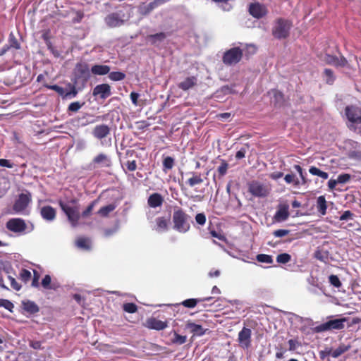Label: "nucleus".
Here are the masks:
<instances>
[{
  "mask_svg": "<svg viewBox=\"0 0 361 361\" xmlns=\"http://www.w3.org/2000/svg\"><path fill=\"white\" fill-rule=\"evenodd\" d=\"M173 228L180 233H185L190 229L191 217L183 209L175 207L172 215Z\"/></svg>",
  "mask_w": 361,
  "mask_h": 361,
  "instance_id": "1",
  "label": "nucleus"
},
{
  "mask_svg": "<svg viewBox=\"0 0 361 361\" xmlns=\"http://www.w3.org/2000/svg\"><path fill=\"white\" fill-rule=\"evenodd\" d=\"M59 205L62 211L66 214L69 222L73 227H76L80 218V207L75 199L67 202L60 200Z\"/></svg>",
  "mask_w": 361,
  "mask_h": 361,
  "instance_id": "2",
  "label": "nucleus"
},
{
  "mask_svg": "<svg viewBox=\"0 0 361 361\" xmlns=\"http://www.w3.org/2000/svg\"><path fill=\"white\" fill-rule=\"evenodd\" d=\"M31 202L32 195L30 192L25 191L20 193L13 205L11 214L27 215L29 214L28 207Z\"/></svg>",
  "mask_w": 361,
  "mask_h": 361,
  "instance_id": "3",
  "label": "nucleus"
},
{
  "mask_svg": "<svg viewBox=\"0 0 361 361\" xmlns=\"http://www.w3.org/2000/svg\"><path fill=\"white\" fill-rule=\"evenodd\" d=\"M247 186L249 192L255 197H266L271 191V187L269 183L259 180H252L248 183Z\"/></svg>",
  "mask_w": 361,
  "mask_h": 361,
  "instance_id": "4",
  "label": "nucleus"
},
{
  "mask_svg": "<svg viewBox=\"0 0 361 361\" xmlns=\"http://www.w3.org/2000/svg\"><path fill=\"white\" fill-rule=\"evenodd\" d=\"M90 72L87 64L78 63L74 70V85L84 87L90 78Z\"/></svg>",
  "mask_w": 361,
  "mask_h": 361,
  "instance_id": "5",
  "label": "nucleus"
},
{
  "mask_svg": "<svg viewBox=\"0 0 361 361\" xmlns=\"http://www.w3.org/2000/svg\"><path fill=\"white\" fill-rule=\"evenodd\" d=\"M292 23L283 18L278 19L272 28V35L276 39H285L288 37Z\"/></svg>",
  "mask_w": 361,
  "mask_h": 361,
  "instance_id": "6",
  "label": "nucleus"
},
{
  "mask_svg": "<svg viewBox=\"0 0 361 361\" xmlns=\"http://www.w3.org/2000/svg\"><path fill=\"white\" fill-rule=\"evenodd\" d=\"M128 20V18L124 11L118 10L106 15L104 18V23L109 27L114 28L122 26Z\"/></svg>",
  "mask_w": 361,
  "mask_h": 361,
  "instance_id": "7",
  "label": "nucleus"
},
{
  "mask_svg": "<svg viewBox=\"0 0 361 361\" xmlns=\"http://www.w3.org/2000/svg\"><path fill=\"white\" fill-rule=\"evenodd\" d=\"M242 56V50L239 47H233L224 53L223 62L228 66L235 65L240 61Z\"/></svg>",
  "mask_w": 361,
  "mask_h": 361,
  "instance_id": "8",
  "label": "nucleus"
},
{
  "mask_svg": "<svg viewBox=\"0 0 361 361\" xmlns=\"http://www.w3.org/2000/svg\"><path fill=\"white\" fill-rule=\"evenodd\" d=\"M345 114L348 119L347 126H348L361 118V107L355 105L347 106L345 109Z\"/></svg>",
  "mask_w": 361,
  "mask_h": 361,
  "instance_id": "9",
  "label": "nucleus"
},
{
  "mask_svg": "<svg viewBox=\"0 0 361 361\" xmlns=\"http://www.w3.org/2000/svg\"><path fill=\"white\" fill-rule=\"evenodd\" d=\"M25 221L20 218H13L6 223V228L14 233H23L26 229Z\"/></svg>",
  "mask_w": 361,
  "mask_h": 361,
  "instance_id": "10",
  "label": "nucleus"
},
{
  "mask_svg": "<svg viewBox=\"0 0 361 361\" xmlns=\"http://www.w3.org/2000/svg\"><path fill=\"white\" fill-rule=\"evenodd\" d=\"M345 322V319L330 320L317 326V329L319 331H325L331 329H342L344 328Z\"/></svg>",
  "mask_w": 361,
  "mask_h": 361,
  "instance_id": "11",
  "label": "nucleus"
},
{
  "mask_svg": "<svg viewBox=\"0 0 361 361\" xmlns=\"http://www.w3.org/2000/svg\"><path fill=\"white\" fill-rule=\"evenodd\" d=\"M251 329L243 327L238 333V341L240 347L247 349L251 345Z\"/></svg>",
  "mask_w": 361,
  "mask_h": 361,
  "instance_id": "12",
  "label": "nucleus"
},
{
  "mask_svg": "<svg viewBox=\"0 0 361 361\" xmlns=\"http://www.w3.org/2000/svg\"><path fill=\"white\" fill-rule=\"evenodd\" d=\"M111 94V89L109 84L103 83L96 85L92 91L94 97H99L102 99H106Z\"/></svg>",
  "mask_w": 361,
  "mask_h": 361,
  "instance_id": "13",
  "label": "nucleus"
},
{
  "mask_svg": "<svg viewBox=\"0 0 361 361\" xmlns=\"http://www.w3.org/2000/svg\"><path fill=\"white\" fill-rule=\"evenodd\" d=\"M145 326L149 329L161 331L165 329L168 326V323L166 321H161L157 318L151 317L146 320Z\"/></svg>",
  "mask_w": 361,
  "mask_h": 361,
  "instance_id": "14",
  "label": "nucleus"
},
{
  "mask_svg": "<svg viewBox=\"0 0 361 361\" xmlns=\"http://www.w3.org/2000/svg\"><path fill=\"white\" fill-rule=\"evenodd\" d=\"M289 206L288 204H279L276 212L274 219L276 222H283L288 219L289 216Z\"/></svg>",
  "mask_w": 361,
  "mask_h": 361,
  "instance_id": "15",
  "label": "nucleus"
},
{
  "mask_svg": "<svg viewBox=\"0 0 361 361\" xmlns=\"http://www.w3.org/2000/svg\"><path fill=\"white\" fill-rule=\"evenodd\" d=\"M109 133L110 128L105 124L97 125L92 130L93 136L100 140L105 138Z\"/></svg>",
  "mask_w": 361,
  "mask_h": 361,
  "instance_id": "16",
  "label": "nucleus"
},
{
  "mask_svg": "<svg viewBox=\"0 0 361 361\" xmlns=\"http://www.w3.org/2000/svg\"><path fill=\"white\" fill-rule=\"evenodd\" d=\"M324 61L326 63L335 66L336 67H344L348 64L346 59L343 56H334L329 54H326Z\"/></svg>",
  "mask_w": 361,
  "mask_h": 361,
  "instance_id": "17",
  "label": "nucleus"
},
{
  "mask_svg": "<svg viewBox=\"0 0 361 361\" xmlns=\"http://www.w3.org/2000/svg\"><path fill=\"white\" fill-rule=\"evenodd\" d=\"M249 12L253 17L260 18L266 14L267 10L264 6L259 3H255L250 5Z\"/></svg>",
  "mask_w": 361,
  "mask_h": 361,
  "instance_id": "18",
  "label": "nucleus"
},
{
  "mask_svg": "<svg viewBox=\"0 0 361 361\" xmlns=\"http://www.w3.org/2000/svg\"><path fill=\"white\" fill-rule=\"evenodd\" d=\"M40 214L43 219L51 222L56 219V212L54 208L47 205L40 208Z\"/></svg>",
  "mask_w": 361,
  "mask_h": 361,
  "instance_id": "19",
  "label": "nucleus"
},
{
  "mask_svg": "<svg viewBox=\"0 0 361 361\" xmlns=\"http://www.w3.org/2000/svg\"><path fill=\"white\" fill-rule=\"evenodd\" d=\"M92 162L99 167H110L112 164L111 158L104 153L97 154L93 159Z\"/></svg>",
  "mask_w": 361,
  "mask_h": 361,
  "instance_id": "20",
  "label": "nucleus"
},
{
  "mask_svg": "<svg viewBox=\"0 0 361 361\" xmlns=\"http://www.w3.org/2000/svg\"><path fill=\"white\" fill-rule=\"evenodd\" d=\"M41 284L44 289L56 290L60 288V283L54 279H51V277L47 274L44 276L42 280Z\"/></svg>",
  "mask_w": 361,
  "mask_h": 361,
  "instance_id": "21",
  "label": "nucleus"
},
{
  "mask_svg": "<svg viewBox=\"0 0 361 361\" xmlns=\"http://www.w3.org/2000/svg\"><path fill=\"white\" fill-rule=\"evenodd\" d=\"M197 83V78L195 76H189L178 84V88L183 91L189 90L194 87Z\"/></svg>",
  "mask_w": 361,
  "mask_h": 361,
  "instance_id": "22",
  "label": "nucleus"
},
{
  "mask_svg": "<svg viewBox=\"0 0 361 361\" xmlns=\"http://www.w3.org/2000/svg\"><path fill=\"white\" fill-rule=\"evenodd\" d=\"M111 68L107 65L95 64L91 68V73L94 75H104L109 73Z\"/></svg>",
  "mask_w": 361,
  "mask_h": 361,
  "instance_id": "23",
  "label": "nucleus"
},
{
  "mask_svg": "<svg viewBox=\"0 0 361 361\" xmlns=\"http://www.w3.org/2000/svg\"><path fill=\"white\" fill-rule=\"evenodd\" d=\"M212 299V297H207V298H198V299L190 298V299L185 300H183L180 303H177V304H176V305H182L184 307H188V308H193V307H195L197 305V304L198 302H202V301H209Z\"/></svg>",
  "mask_w": 361,
  "mask_h": 361,
  "instance_id": "24",
  "label": "nucleus"
},
{
  "mask_svg": "<svg viewBox=\"0 0 361 361\" xmlns=\"http://www.w3.org/2000/svg\"><path fill=\"white\" fill-rule=\"evenodd\" d=\"M164 202L162 196L159 193H153L147 200V204L150 207L156 208L161 206Z\"/></svg>",
  "mask_w": 361,
  "mask_h": 361,
  "instance_id": "25",
  "label": "nucleus"
},
{
  "mask_svg": "<svg viewBox=\"0 0 361 361\" xmlns=\"http://www.w3.org/2000/svg\"><path fill=\"white\" fill-rule=\"evenodd\" d=\"M156 225L154 229L158 233L168 231V220L165 217H158L155 220Z\"/></svg>",
  "mask_w": 361,
  "mask_h": 361,
  "instance_id": "26",
  "label": "nucleus"
},
{
  "mask_svg": "<svg viewBox=\"0 0 361 361\" xmlns=\"http://www.w3.org/2000/svg\"><path fill=\"white\" fill-rule=\"evenodd\" d=\"M22 306L23 310L30 314H35L39 310V307L35 302L28 300H23Z\"/></svg>",
  "mask_w": 361,
  "mask_h": 361,
  "instance_id": "27",
  "label": "nucleus"
},
{
  "mask_svg": "<svg viewBox=\"0 0 361 361\" xmlns=\"http://www.w3.org/2000/svg\"><path fill=\"white\" fill-rule=\"evenodd\" d=\"M317 209L321 216H324L326 214L327 203L324 196L321 195L317 197Z\"/></svg>",
  "mask_w": 361,
  "mask_h": 361,
  "instance_id": "28",
  "label": "nucleus"
},
{
  "mask_svg": "<svg viewBox=\"0 0 361 361\" xmlns=\"http://www.w3.org/2000/svg\"><path fill=\"white\" fill-rule=\"evenodd\" d=\"M166 38V34L159 32L147 37V41L152 45L159 46Z\"/></svg>",
  "mask_w": 361,
  "mask_h": 361,
  "instance_id": "29",
  "label": "nucleus"
},
{
  "mask_svg": "<svg viewBox=\"0 0 361 361\" xmlns=\"http://www.w3.org/2000/svg\"><path fill=\"white\" fill-rule=\"evenodd\" d=\"M309 173L315 176L319 177L322 180H327L329 178V173L322 171L320 169L311 166L309 169Z\"/></svg>",
  "mask_w": 361,
  "mask_h": 361,
  "instance_id": "30",
  "label": "nucleus"
},
{
  "mask_svg": "<svg viewBox=\"0 0 361 361\" xmlns=\"http://www.w3.org/2000/svg\"><path fill=\"white\" fill-rule=\"evenodd\" d=\"M349 350V346H346L345 345H341L336 349L332 350L331 349L328 350L327 354L331 355V356L334 358H337L341 356L342 354L345 353Z\"/></svg>",
  "mask_w": 361,
  "mask_h": 361,
  "instance_id": "31",
  "label": "nucleus"
},
{
  "mask_svg": "<svg viewBox=\"0 0 361 361\" xmlns=\"http://www.w3.org/2000/svg\"><path fill=\"white\" fill-rule=\"evenodd\" d=\"M187 326L190 330V331L193 333L194 335L200 336L204 335L205 333V330L200 324L188 323Z\"/></svg>",
  "mask_w": 361,
  "mask_h": 361,
  "instance_id": "32",
  "label": "nucleus"
},
{
  "mask_svg": "<svg viewBox=\"0 0 361 361\" xmlns=\"http://www.w3.org/2000/svg\"><path fill=\"white\" fill-rule=\"evenodd\" d=\"M356 147L354 150H350L348 153V157L350 159L361 161V144L355 142Z\"/></svg>",
  "mask_w": 361,
  "mask_h": 361,
  "instance_id": "33",
  "label": "nucleus"
},
{
  "mask_svg": "<svg viewBox=\"0 0 361 361\" xmlns=\"http://www.w3.org/2000/svg\"><path fill=\"white\" fill-rule=\"evenodd\" d=\"M116 208V204H109L106 206L100 208V209L98 211V214L103 217H106L109 215L110 212H113Z\"/></svg>",
  "mask_w": 361,
  "mask_h": 361,
  "instance_id": "34",
  "label": "nucleus"
},
{
  "mask_svg": "<svg viewBox=\"0 0 361 361\" xmlns=\"http://www.w3.org/2000/svg\"><path fill=\"white\" fill-rule=\"evenodd\" d=\"M7 45L10 49H20V44L18 42L13 33H10Z\"/></svg>",
  "mask_w": 361,
  "mask_h": 361,
  "instance_id": "35",
  "label": "nucleus"
},
{
  "mask_svg": "<svg viewBox=\"0 0 361 361\" xmlns=\"http://www.w3.org/2000/svg\"><path fill=\"white\" fill-rule=\"evenodd\" d=\"M78 247L82 250H89L90 248V240L87 238H80L76 240Z\"/></svg>",
  "mask_w": 361,
  "mask_h": 361,
  "instance_id": "36",
  "label": "nucleus"
},
{
  "mask_svg": "<svg viewBox=\"0 0 361 361\" xmlns=\"http://www.w3.org/2000/svg\"><path fill=\"white\" fill-rule=\"evenodd\" d=\"M126 78V74L120 71H113L109 73V78L112 81H121Z\"/></svg>",
  "mask_w": 361,
  "mask_h": 361,
  "instance_id": "37",
  "label": "nucleus"
},
{
  "mask_svg": "<svg viewBox=\"0 0 361 361\" xmlns=\"http://www.w3.org/2000/svg\"><path fill=\"white\" fill-rule=\"evenodd\" d=\"M284 180L286 183L293 184L295 187H298L300 185V180L293 174H286Z\"/></svg>",
  "mask_w": 361,
  "mask_h": 361,
  "instance_id": "38",
  "label": "nucleus"
},
{
  "mask_svg": "<svg viewBox=\"0 0 361 361\" xmlns=\"http://www.w3.org/2000/svg\"><path fill=\"white\" fill-rule=\"evenodd\" d=\"M269 94L274 97L273 102H274V104H277L283 102V95L281 92L272 90L269 92Z\"/></svg>",
  "mask_w": 361,
  "mask_h": 361,
  "instance_id": "39",
  "label": "nucleus"
},
{
  "mask_svg": "<svg viewBox=\"0 0 361 361\" xmlns=\"http://www.w3.org/2000/svg\"><path fill=\"white\" fill-rule=\"evenodd\" d=\"M256 259L262 263L271 264L273 262L272 257L266 254H259L257 255Z\"/></svg>",
  "mask_w": 361,
  "mask_h": 361,
  "instance_id": "40",
  "label": "nucleus"
},
{
  "mask_svg": "<svg viewBox=\"0 0 361 361\" xmlns=\"http://www.w3.org/2000/svg\"><path fill=\"white\" fill-rule=\"evenodd\" d=\"M324 73L325 75L326 82L329 85L333 84V82L335 80V76L334 75V72L332 71V70L326 68L324 69Z\"/></svg>",
  "mask_w": 361,
  "mask_h": 361,
  "instance_id": "41",
  "label": "nucleus"
},
{
  "mask_svg": "<svg viewBox=\"0 0 361 361\" xmlns=\"http://www.w3.org/2000/svg\"><path fill=\"white\" fill-rule=\"evenodd\" d=\"M291 259V256L288 253H281L277 255L276 262L279 264H286Z\"/></svg>",
  "mask_w": 361,
  "mask_h": 361,
  "instance_id": "42",
  "label": "nucleus"
},
{
  "mask_svg": "<svg viewBox=\"0 0 361 361\" xmlns=\"http://www.w3.org/2000/svg\"><path fill=\"white\" fill-rule=\"evenodd\" d=\"M173 165L174 159L171 157H166L163 161V167L164 171L171 169L173 167Z\"/></svg>",
  "mask_w": 361,
  "mask_h": 361,
  "instance_id": "43",
  "label": "nucleus"
},
{
  "mask_svg": "<svg viewBox=\"0 0 361 361\" xmlns=\"http://www.w3.org/2000/svg\"><path fill=\"white\" fill-rule=\"evenodd\" d=\"M294 169L295 171L299 173V176L300 177V185H305L307 183L308 180L307 178L305 177V174L303 173V170L302 167L300 165H295Z\"/></svg>",
  "mask_w": 361,
  "mask_h": 361,
  "instance_id": "44",
  "label": "nucleus"
},
{
  "mask_svg": "<svg viewBox=\"0 0 361 361\" xmlns=\"http://www.w3.org/2000/svg\"><path fill=\"white\" fill-rule=\"evenodd\" d=\"M0 307H4L11 312H13V304L8 300L0 299Z\"/></svg>",
  "mask_w": 361,
  "mask_h": 361,
  "instance_id": "45",
  "label": "nucleus"
},
{
  "mask_svg": "<svg viewBox=\"0 0 361 361\" xmlns=\"http://www.w3.org/2000/svg\"><path fill=\"white\" fill-rule=\"evenodd\" d=\"M348 128L361 135V118L358 119L355 123L348 125Z\"/></svg>",
  "mask_w": 361,
  "mask_h": 361,
  "instance_id": "46",
  "label": "nucleus"
},
{
  "mask_svg": "<svg viewBox=\"0 0 361 361\" xmlns=\"http://www.w3.org/2000/svg\"><path fill=\"white\" fill-rule=\"evenodd\" d=\"M31 272L27 269H22L20 273V279L25 283H27L31 279Z\"/></svg>",
  "mask_w": 361,
  "mask_h": 361,
  "instance_id": "47",
  "label": "nucleus"
},
{
  "mask_svg": "<svg viewBox=\"0 0 361 361\" xmlns=\"http://www.w3.org/2000/svg\"><path fill=\"white\" fill-rule=\"evenodd\" d=\"M123 309L125 312H128V313H135L137 312V307L135 304L134 303H130V302H128V303H125L123 304Z\"/></svg>",
  "mask_w": 361,
  "mask_h": 361,
  "instance_id": "48",
  "label": "nucleus"
},
{
  "mask_svg": "<svg viewBox=\"0 0 361 361\" xmlns=\"http://www.w3.org/2000/svg\"><path fill=\"white\" fill-rule=\"evenodd\" d=\"M202 181L203 180L200 176H194L188 180V183L190 186L193 187L195 185L200 184Z\"/></svg>",
  "mask_w": 361,
  "mask_h": 361,
  "instance_id": "49",
  "label": "nucleus"
},
{
  "mask_svg": "<svg viewBox=\"0 0 361 361\" xmlns=\"http://www.w3.org/2000/svg\"><path fill=\"white\" fill-rule=\"evenodd\" d=\"M156 7L152 4V2L149 3L146 6L141 8V13L142 15H147L151 13Z\"/></svg>",
  "mask_w": 361,
  "mask_h": 361,
  "instance_id": "50",
  "label": "nucleus"
},
{
  "mask_svg": "<svg viewBox=\"0 0 361 361\" xmlns=\"http://www.w3.org/2000/svg\"><path fill=\"white\" fill-rule=\"evenodd\" d=\"M84 103H80L79 102H74L69 104L68 111L76 112L78 111L83 105Z\"/></svg>",
  "mask_w": 361,
  "mask_h": 361,
  "instance_id": "51",
  "label": "nucleus"
},
{
  "mask_svg": "<svg viewBox=\"0 0 361 361\" xmlns=\"http://www.w3.org/2000/svg\"><path fill=\"white\" fill-rule=\"evenodd\" d=\"M351 178V176L348 173H342L338 175L337 179L339 183L344 184L348 183Z\"/></svg>",
  "mask_w": 361,
  "mask_h": 361,
  "instance_id": "52",
  "label": "nucleus"
},
{
  "mask_svg": "<svg viewBox=\"0 0 361 361\" xmlns=\"http://www.w3.org/2000/svg\"><path fill=\"white\" fill-rule=\"evenodd\" d=\"M329 282L331 285L336 288H339L341 286V283L336 275H331L329 278Z\"/></svg>",
  "mask_w": 361,
  "mask_h": 361,
  "instance_id": "53",
  "label": "nucleus"
},
{
  "mask_svg": "<svg viewBox=\"0 0 361 361\" xmlns=\"http://www.w3.org/2000/svg\"><path fill=\"white\" fill-rule=\"evenodd\" d=\"M195 221L199 225L203 226L206 223V216L204 213H199L195 216Z\"/></svg>",
  "mask_w": 361,
  "mask_h": 361,
  "instance_id": "54",
  "label": "nucleus"
},
{
  "mask_svg": "<svg viewBox=\"0 0 361 361\" xmlns=\"http://www.w3.org/2000/svg\"><path fill=\"white\" fill-rule=\"evenodd\" d=\"M288 343L289 345V350L290 351L295 350L300 345V342L296 339H290Z\"/></svg>",
  "mask_w": 361,
  "mask_h": 361,
  "instance_id": "55",
  "label": "nucleus"
},
{
  "mask_svg": "<svg viewBox=\"0 0 361 361\" xmlns=\"http://www.w3.org/2000/svg\"><path fill=\"white\" fill-rule=\"evenodd\" d=\"M290 233L289 230L287 229H279L273 232V235L276 238H281L287 235Z\"/></svg>",
  "mask_w": 361,
  "mask_h": 361,
  "instance_id": "56",
  "label": "nucleus"
},
{
  "mask_svg": "<svg viewBox=\"0 0 361 361\" xmlns=\"http://www.w3.org/2000/svg\"><path fill=\"white\" fill-rule=\"evenodd\" d=\"M11 283V286L16 290L18 291L21 288V286L16 281V280L11 276H8Z\"/></svg>",
  "mask_w": 361,
  "mask_h": 361,
  "instance_id": "57",
  "label": "nucleus"
},
{
  "mask_svg": "<svg viewBox=\"0 0 361 361\" xmlns=\"http://www.w3.org/2000/svg\"><path fill=\"white\" fill-rule=\"evenodd\" d=\"M228 164L226 161H223L221 164L218 167V172L220 176H223L226 173L228 169Z\"/></svg>",
  "mask_w": 361,
  "mask_h": 361,
  "instance_id": "58",
  "label": "nucleus"
},
{
  "mask_svg": "<svg viewBox=\"0 0 361 361\" xmlns=\"http://www.w3.org/2000/svg\"><path fill=\"white\" fill-rule=\"evenodd\" d=\"M94 204H95V202H92L86 209L85 210H84L82 213V214H80V216H82V217H87L92 212L93 210V208L94 207Z\"/></svg>",
  "mask_w": 361,
  "mask_h": 361,
  "instance_id": "59",
  "label": "nucleus"
},
{
  "mask_svg": "<svg viewBox=\"0 0 361 361\" xmlns=\"http://www.w3.org/2000/svg\"><path fill=\"white\" fill-rule=\"evenodd\" d=\"M354 214L349 210L345 211L341 216H340L339 219L341 221H348L349 219H352Z\"/></svg>",
  "mask_w": 361,
  "mask_h": 361,
  "instance_id": "60",
  "label": "nucleus"
},
{
  "mask_svg": "<svg viewBox=\"0 0 361 361\" xmlns=\"http://www.w3.org/2000/svg\"><path fill=\"white\" fill-rule=\"evenodd\" d=\"M48 88L56 91L59 94H60L61 96H64L65 91L62 87H60L57 85H53L48 86Z\"/></svg>",
  "mask_w": 361,
  "mask_h": 361,
  "instance_id": "61",
  "label": "nucleus"
},
{
  "mask_svg": "<svg viewBox=\"0 0 361 361\" xmlns=\"http://www.w3.org/2000/svg\"><path fill=\"white\" fill-rule=\"evenodd\" d=\"M14 164L10 160L6 159H0V166L12 169Z\"/></svg>",
  "mask_w": 361,
  "mask_h": 361,
  "instance_id": "62",
  "label": "nucleus"
},
{
  "mask_svg": "<svg viewBox=\"0 0 361 361\" xmlns=\"http://www.w3.org/2000/svg\"><path fill=\"white\" fill-rule=\"evenodd\" d=\"M39 274L37 271H34V276L32 281V286L35 288H37L39 286Z\"/></svg>",
  "mask_w": 361,
  "mask_h": 361,
  "instance_id": "63",
  "label": "nucleus"
},
{
  "mask_svg": "<svg viewBox=\"0 0 361 361\" xmlns=\"http://www.w3.org/2000/svg\"><path fill=\"white\" fill-rule=\"evenodd\" d=\"M126 166L128 170H129L130 171H134L137 169V164L135 160L128 161L127 163L126 164Z\"/></svg>",
  "mask_w": 361,
  "mask_h": 361,
  "instance_id": "64",
  "label": "nucleus"
}]
</instances>
